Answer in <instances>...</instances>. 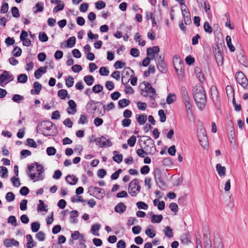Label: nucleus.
<instances>
[{"mask_svg":"<svg viewBox=\"0 0 248 248\" xmlns=\"http://www.w3.org/2000/svg\"><path fill=\"white\" fill-rule=\"evenodd\" d=\"M193 97L197 107L202 110L206 103V97L202 86L197 87L193 93Z\"/></svg>","mask_w":248,"mask_h":248,"instance_id":"obj_1","label":"nucleus"},{"mask_svg":"<svg viewBox=\"0 0 248 248\" xmlns=\"http://www.w3.org/2000/svg\"><path fill=\"white\" fill-rule=\"evenodd\" d=\"M180 93L182 100L185 104L187 116L192 115V105L190 103V98L185 86L181 87Z\"/></svg>","mask_w":248,"mask_h":248,"instance_id":"obj_2","label":"nucleus"},{"mask_svg":"<svg viewBox=\"0 0 248 248\" xmlns=\"http://www.w3.org/2000/svg\"><path fill=\"white\" fill-rule=\"evenodd\" d=\"M54 125L52 122L49 121H45L40 123L38 125L39 130L45 136H52L51 130Z\"/></svg>","mask_w":248,"mask_h":248,"instance_id":"obj_3","label":"nucleus"},{"mask_svg":"<svg viewBox=\"0 0 248 248\" xmlns=\"http://www.w3.org/2000/svg\"><path fill=\"white\" fill-rule=\"evenodd\" d=\"M143 137L147 138V139L144 141L145 146L143 148L146 152V155H154L156 151L154 141L150 137L146 136Z\"/></svg>","mask_w":248,"mask_h":248,"instance_id":"obj_4","label":"nucleus"},{"mask_svg":"<svg viewBox=\"0 0 248 248\" xmlns=\"http://www.w3.org/2000/svg\"><path fill=\"white\" fill-rule=\"evenodd\" d=\"M140 186L139 181L136 178L133 180L129 184L128 192L132 197H135L140 192Z\"/></svg>","mask_w":248,"mask_h":248,"instance_id":"obj_5","label":"nucleus"},{"mask_svg":"<svg viewBox=\"0 0 248 248\" xmlns=\"http://www.w3.org/2000/svg\"><path fill=\"white\" fill-rule=\"evenodd\" d=\"M235 79L244 89H247L248 87V79L242 72L239 71L236 73Z\"/></svg>","mask_w":248,"mask_h":248,"instance_id":"obj_6","label":"nucleus"},{"mask_svg":"<svg viewBox=\"0 0 248 248\" xmlns=\"http://www.w3.org/2000/svg\"><path fill=\"white\" fill-rule=\"evenodd\" d=\"M173 65L177 74L179 76L182 75L184 71V64L177 56L173 57Z\"/></svg>","mask_w":248,"mask_h":248,"instance_id":"obj_7","label":"nucleus"},{"mask_svg":"<svg viewBox=\"0 0 248 248\" xmlns=\"http://www.w3.org/2000/svg\"><path fill=\"white\" fill-rule=\"evenodd\" d=\"M14 76L9 72L3 71V74L0 75V85L4 87V85L14 80Z\"/></svg>","mask_w":248,"mask_h":248,"instance_id":"obj_8","label":"nucleus"},{"mask_svg":"<svg viewBox=\"0 0 248 248\" xmlns=\"http://www.w3.org/2000/svg\"><path fill=\"white\" fill-rule=\"evenodd\" d=\"M89 192H91V195H95L98 198H103L105 196V190L101 188L91 186L88 189Z\"/></svg>","mask_w":248,"mask_h":248,"instance_id":"obj_9","label":"nucleus"},{"mask_svg":"<svg viewBox=\"0 0 248 248\" xmlns=\"http://www.w3.org/2000/svg\"><path fill=\"white\" fill-rule=\"evenodd\" d=\"M213 52L215 59L218 65H221L223 63V58L221 54L219 46L217 44H215L213 47Z\"/></svg>","mask_w":248,"mask_h":248,"instance_id":"obj_10","label":"nucleus"},{"mask_svg":"<svg viewBox=\"0 0 248 248\" xmlns=\"http://www.w3.org/2000/svg\"><path fill=\"white\" fill-rule=\"evenodd\" d=\"M198 138L201 145L205 148L207 146L208 138L204 129H201L200 131H198Z\"/></svg>","mask_w":248,"mask_h":248,"instance_id":"obj_11","label":"nucleus"},{"mask_svg":"<svg viewBox=\"0 0 248 248\" xmlns=\"http://www.w3.org/2000/svg\"><path fill=\"white\" fill-rule=\"evenodd\" d=\"M93 141L96 142L97 145L103 147H110L112 145V143L109 140H107L104 136H102L101 138L95 139Z\"/></svg>","mask_w":248,"mask_h":248,"instance_id":"obj_12","label":"nucleus"},{"mask_svg":"<svg viewBox=\"0 0 248 248\" xmlns=\"http://www.w3.org/2000/svg\"><path fill=\"white\" fill-rule=\"evenodd\" d=\"M210 91L213 101L214 102L216 107L219 108V99L218 93L216 87L214 86H212L210 89Z\"/></svg>","mask_w":248,"mask_h":248,"instance_id":"obj_13","label":"nucleus"},{"mask_svg":"<svg viewBox=\"0 0 248 248\" xmlns=\"http://www.w3.org/2000/svg\"><path fill=\"white\" fill-rule=\"evenodd\" d=\"M154 177L156 183L158 185L159 187H163L166 186V184L161 176V172L159 169H156L154 171Z\"/></svg>","mask_w":248,"mask_h":248,"instance_id":"obj_14","label":"nucleus"},{"mask_svg":"<svg viewBox=\"0 0 248 248\" xmlns=\"http://www.w3.org/2000/svg\"><path fill=\"white\" fill-rule=\"evenodd\" d=\"M96 104H100L101 105L102 104V103L100 102H97L93 100H91L90 101H89L86 106L87 111L90 113H94L97 108L96 106Z\"/></svg>","mask_w":248,"mask_h":248,"instance_id":"obj_15","label":"nucleus"},{"mask_svg":"<svg viewBox=\"0 0 248 248\" xmlns=\"http://www.w3.org/2000/svg\"><path fill=\"white\" fill-rule=\"evenodd\" d=\"M130 72L131 73V77H133L134 74V71L129 67H125L122 73V83L125 85L124 82V79L126 77L128 78L130 75Z\"/></svg>","mask_w":248,"mask_h":248,"instance_id":"obj_16","label":"nucleus"},{"mask_svg":"<svg viewBox=\"0 0 248 248\" xmlns=\"http://www.w3.org/2000/svg\"><path fill=\"white\" fill-rule=\"evenodd\" d=\"M237 58L239 62L246 67H248V61H247L246 56L244 55V53L242 50H240L237 52Z\"/></svg>","mask_w":248,"mask_h":248,"instance_id":"obj_17","label":"nucleus"},{"mask_svg":"<svg viewBox=\"0 0 248 248\" xmlns=\"http://www.w3.org/2000/svg\"><path fill=\"white\" fill-rule=\"evenodd\" d=\"M160 51L159 47L158 46H154L153 47H149L147 49V56H150L151 59L155 58V55L157 54Z\"/></svg>","mask_w":248,"mask_h":248,"instance_id":"obj_18","label":"nucleus"},{"mask_svg":"<svg viewBox=\"0 0 248 248\" xmlns=\"http://www.w3.org/2000/svg\"><path fill=\"white\" fill-rule=\"evenodd\" d=\"M69 107L67 108V113L68 114H73L76 111V106L77 105L75 102L73 100H70L68 102Z\"/></svg>","mask_w":248,"mask_h":248,"instance_id":"obj_19","label":"nucleus"},{"mask_svg":"<svg viewBox=\"0 0 248 248\" xmlns=\"http://www.w3.org/2000/svg\"><path fill=\"white\" fill-rule=\"evenodd\" d=\"M34 89H32L31 91V93L32 94H38L40 93V91L42 89V85L37 81H35L33 83Z\"/></svg>","mask_w":248,"mask_h":248,"instance_id":"obj_20","label":"nucleus"},{"mask_svg":"<svg viewBox=\"0 0 248 248\" xmlns=\"http://www.w3.org/2000/svg\"><path fill=\"white\" fill-rule=\"evenodd\" d=\"M126 209V205L123 202H120L117 204L114 208V211L118 213H123Z\"/></svg>","mask_w":248,"mask_h":248,"instance_id":"obj_21","label":"nucleus"},{"mask_svg":"<svg viewBox=\"0 0 248 248\" xmlns=\"http://www.w3.org/2000/svg\"><path fill=\"white\" fill-rule=\"evenodd\" d=\"M46 66H42L39 68L34 72V77L36 79L40 78L42 76V74H44L46 72Z\"/></svg>","mask_w":248,"mask_h":248,"instance_id":"obj_22","label":"nucleus"},{"mask_svg":"<svg viewBox=\"0 0 248 248\" xmlns=\"http://www.w3.org/2000/svg\"><path fill=\"white\" fill-rule=\"evenodd\" d=\"M65 180L67 183L70 185H74L77 184L78 182V179L73 175H68L66 177Z\"/></svg>","mask_w":248,"mask_h":248,"instance_id":"obj_23","label":"nucleus"},{"mask_svg":"<svg viewBox=\"0 0 248 248\" xmlns=\"http://www.w3.org/2000/svg\"><path fill=\"white\" fill-rule=\"evenodd\" d=\"M136 118L138 123L140 125L144 124L147 121V116L145 114H137Z\"/></svg>","mask_w":248,"mask_h":248,"instance_id":"obj_24","label":"nucleus"},{"mask_svg":"<svg viewBox=\"0 0 248 248\" xmlns=\"http://www.w3.org/2000/svg\"><path fill=\"white\" fill-rule=\"evenodd\" d=\"M118 153V151H113V154L114 155L112 157V159L117 163H120L123 160V155L122 154H119Z\"/></svg>","mask_w":248,"mask_h":248,"instance_id":"obj_25","label":"nucleus"},{"mask_svg":"<svg viewBox=\"0 0 248 248\" xmlns=\"http://www.w3.org/2000/svg\"><path fill=\"white\" fill-rule=\"evenodd\" d=\"M70 222L72 223H77L78 220L76 217L78 216V212L77 210L72 211L70 212Z\"/></svg>","mask_w":248,"mask_h":248,"instance_id":"obj_26","label":"nucleus"},{"mask_svg":"<svg viewBox=\"0 0 248 248\" xmlns=\"http://www.w3.org/2000/svg\"><path fill=\"white\" fill-rule=\"evenodd\" d=\"M71 237L74 239L75 240L78 239H79V240H83V238L84 237V236L83 234L80 233V232L78 231H76L71 234Z\"/></svg>","mask_w":248,"mask_h":248,"instance_id":"obj_27","label":"nucleus"},{"mask_svg":"<svg viewBox=\"0 0 248 248\" xmlns=\"http://www.w3.org/2000/svg\"><path fill=\"white\" fill-rule=\"evenodd\" d=\"M58 95L61 99H65L66 97L70 98V96L68 94L67 90L64 89H61L58 92Z\"/></svg>","mask_w":248,"mask_h":248,"instance_id":"obj_28","label":"nucleus"},{"mask_svg":"<svg viewBox=\"0 0 248 248\" xmlns=\"http://www.w3.org/2000/svg\"><path fill=\"white\" fill-rule=\"evenodd\" d=\"M216 169L219 176H222L225 175L226 168L225 167H222L220 164H217Z\"/></svg>","mask_w":248,"mask_h":248,"instance_id":"obj_29","label":"nucleus"},{"mask_svg":"<svg viewBox=\"0 0 248 248\" xmlns=\"http://www.w3.org/2000/svg\"><path fill=\"white\" fill-rule=\"evenodd\" d=\"M100 228V225L95 224L93 225L91 227V232L94 235L99 236V233L98 232Z\"/></svg>","mask_w":248,"mask_h":248,"instance_id":"obj_30","label":"nucleus"},{"mask_svg":"<svg viewBox=\"0 0 248 248\" xmlns=\"http://www.w3.org/2000/svg\"><path fill=\"white\" fill-rule=\"evenodd\" d=\"M26 239L27 240V243L26 244L27 248H32L35 246V244L33 243V239L31 234L26 235Z\"/></svg>","mask_w":248,"mask_h":248,"instance_id":"obj_31","label":"nucleus"},{"mask_svg":"<svg viewBox=\"0 0 248 248\" xmlns=\"http://www.w3.org/2000/svg\"><path fill=\"white\" fill-rule=\"evenodd\" d=\"M157 68L159 71L163 73H165L166 71V65L164 61H158Z\"/></svg>","mask_w":248,"mask_h":248,"instance_id":"obj_32","label":"nucleus"},{"mask_svg":"<svg viewBox=\"0 0 248 248\" xmlns=\"http://www.w3.org/2000/svg\"><path fill=\"white\" fill-rule=\"evenodd\" d=\"M226 41L229 49L231 52H233L235 50L234 46L232 44L231 37L227 35L226 37Z\"/></svg>","mask_w":248,"mask_h":248,"instance_id":"obj_33","label":"nucleus"},{"mask_svg":"<svg viewBox=\"0 0 248 248\" xmlns=\"http://www.w3.org/2000/svg\"><path fill=\"white\" fill-rule=\"evenodd\" d=\"M84 80L88 86H91L93 84L94 79L93 76L88 75L84 77Z\"/></svg>","mask_w":248,"mask_h":248,"instance_id":"obj_34","label":"nucleus"},{"mask_svg":"<svg viewBox=\"0 0 248 248\" xmlns=\"http://www.w3.org/2000/svg\"><path fill=\"white\" fill-rule=\"evenodd\" d=\"M130 104V101L126 99L120 100L118 102V106L120 108H124Z\"/></svg>","mask_w":248,"mask_h":248,"instance_id":"obj_35","label":"nucleus"},{"mask_svg":"<svg viewBox=\"0 0 248 248\" xmlns=\"http://www.w3.org/2000/svg\"><path fill=\"white\" fill-rule=\"evenodd\" d=\"M163 219V216L161 215H153L151 221L152 223H159Z\"/></svg>","mask_w":248,"mask_h":248,"instance_id":"obj_36","label":"nucleus"},{"mask_svg":"<svg viewBox=\"0 0 248 248\" xmlns=\"http://www.w3.org/2000/svg\"><path fill=\"white\" fill-rule=\"evenodd\" d=\"M64 7V4L63 2L61 1V2H59L57 3V5L56 6H55L53 10V13H56L58 12L59 11H61L63 9Z\"/></svg>","mask_w":248,"mask_h":248,"instance_id":"obj_37","label":"nucleus"},{"mask_svg":"<svg viewBox=\"0 0 248 248\" xmlns=\"http://www.w3.org/2000/svg\"><path fill=\"white\" fill-rule=\"evenodd\" d=\"M164 232L166 236L171 238L173 236L172 230L169 226H167L164 230Z\"/></svg>","mask_w":248,"mask_h":248,"instance_id":"obj_38","label":"nucleus"},{"mask_svg":"<svg viewBox=\"0 0 248 248\" xmlns=\"http://www.w3.org/2000/svg\"><path fill=\"white\" fill-rule=\"evenodd\" d=\"M74 83V78L72 76H69L65 80V84L66 86L68 88H70L73 86Z\"/></svg>","mask_w":248,"mask_h":248,"instance_id":"obj_39","label":"nucleus"},{"mask_svg":"<svg viewBox=\"0 0 248 248\" xmlns=\"http://www.w3.org/2000/svg\"><path fill=\"white\" fill-rule=\"evenodd\" d=\"M76 39L75 37H70L67 41V46L69 47H73L76 44Z\"/></svg>","mask_w":248,"mask_h":248,"instance_id":"obj_40","label":"nucleus"},{"mask_svg":"<svg viewBox=\"0 0 248 248\" xmlns=\"http://www.w3.org/2000/svg\"><path fill=\"white\" fill-rule=\"evenodd\" d=\"M47 206L45 205L44 202L41 200H39V204L37 207V211H46L47 210L46 209Z\"/></svg>","mask_w":248,"mask_h":248,"instance_id":"obj_41","label":"nucleus"},{"mask_svg":"<svg viewBox=\"0 0 248 248\" xmlns=\"http://www.w3.org/2000/svg\"><path fill=\"white\" fill-rule=\"evenodd\" d=\"M176 99L175 94H170L166 98V102L168 104H171L174 102Z\"/></svg>","mask_w":248,"mask_h":248,"instance_id":"obj_42","label":"nucleus"},{"mask_svg":"<svg viewBox=\"0 0 248 248\" xmlns=\"http://www.w3.org/2000/svg\"><path fill=\"white\" fill-rule=\"evenodd\" d=\"M148 93L149 94V97L151 101H155V97L156 96L155 89L152 87L149 89V91H148Z\"/></svg>","mask_w":248,"mask_h":248,"instance_id":"obj_43","label":"nucleus"},{"mask_svg":"<svg viewBox=\"0 0 248 248\" xmlns=\"http://www.w3.org/2000/svg\"><path fill=\"white\" fill-rule=\"evenodd\" d=\"M12 99L14 102L19 103L24 100V96L19 94H15Z\"/></svg>","mask_w":248,"mask_h":248,"instance_id":"obj_44","label":"nucleus"},{"mask_svg":"<svg viewBox=\"0 0 248 248\" xmlns=\"http://www.w3.org/2000/svg\"><path fill=\"white\" fill-rule=\"evenodd\" d=\"M21 53L22 50L18 46H16L12 51V55L15 57H19L21 56Z\"/></svg>","mask_w":248,"mask_h":248,"instance_id":"obj_45","label":"nucleus"},{"mask_svg":"<svg viewBox=\"0 0 248 248\" xmlns=\"http://www.w3.org/2000/svg\"><path fill=\"white\" fill-rule=\"evenodd\" d=\"M28 77L25 74H20L17 77V81L18 82L24 83L27 82Z\"/></svg>","mask_w":248,"mask_h":248,"instance_id":"obj_46","label":"nucleus"},{"mask_svg":"<svg viewBox=\"0 0 248 248\" xmlns=\"http://www.w3.org/2000/svg\"><path fill=\"white\" fill-rule=\"evenodd\" d=\"M40 224L38 222H34L31 224V229L33 232H37L40 228Z\"/></svg>","mask_w":248,"mask_h":248,"instance_id":"obj_47","label":"nucleus"},{"mask_svg":"<svg viewBox=\"0 0 248 248\" xmlns=\"http://www.w3.org/2000/svg\"><path fill=\"white\" fill-rule=\"evenodd\" d=\"M38 38L40 41L43 42H46L48 39L47 35L44 32H40L39 34Z\"/></svg>","mask_w":248,"mask_h":248,"instance_id":"obj_48","label":"nucleus"},{"mask_svg":"<svg viewBox=\"0 0 248 248\" xmlns=\"http://www.w3.org/2000/svg\"><path fill=\"white\" fill-rule=\"evenodd\" d=\"M203 28L205 32L208 33H211L212 32V28L207 21H206L204 23Z\"/></svg>","mask_w":248,"mask_h":248,"instance_id":"obj_49","label":"nucleus"},{"mask_svg":"<svg viewBox=\"0 0 248 248\" xmlns=\"http://www.w3.org/2000/svg\"><path fill=\"white\" fill-rule=\"evenodd\" d=\"M126 65V63L124 62H122L121 61H117L114 64V67L115 69H121L124 67Z\"/></svg>","mask_w":248,"mask_h":248,"instance_id":"obj_50","label":"nucleus"},{"mask_svg":"<svg viewBox=\"0 0 248 248\" xmlns=\"http://www.w3.org/2000/svg\"><path fill=\"white\" fill-rule=\"evenodd\" d=\"M145 234L150 238H153L155 236V233L149 227H148L145 231Z\"/></svg>","mask_w":248,"mask_h":248,"instance_id":"obj_51","label":"nucleus"},{"mask_svg":"<svg viewBox=\"0 0 248 248\" xmlns=\"http://www.w3.org/2000/svg\"><path fill=\"white\" fill-rule=\"evenodd\" d=\"M15 196L13 193L12 192H8L7 193L5 197V199L7 202H10L15 200Z\"/></svg>","mask_w":248,"mask_h":248,"instance_id":"obj_52","label":"nucleus"},{"mask_svg":"<svg viewBox=\"0 0 248 248\" xmlns=\"http://www.w3.org/2000/svg\"><path fill=\"white\" fill-rule=\"evenodd\" d=\"M7 222L8 223L11 224L14 226H16L17 225L16 219L14 216H10L8 218Z\"/></svg>","mask_w":248,"mask_h":248,"instance_id":"obj_53","label":"nucleus"},{"mask_svg":"<svg viewBox=\"0 0 248 248\" xmlns=\"http://www.w3.org/2000/svg\"><path fill=\"white\" fill-rule=\"evenodd\" d=\"M103 89V87L100 84H97L93 87L92 91L95 93H99Z\"/></svg>","mask_w":248,"mask_h":248,"instance_id":"obj_54","label":"nucleus"},{"mask_svg":"<svg viewBox=\"0 0 248 248\" xmlns=\"http://www.w3.org/2000/svg\"><path fill=\"white\" fill-rule=\"evenodd\" d=\"M137 141L136 137L135 136H132L128 140L127 143L128 144L131 146L133 147Z\"/></svg>","mask_w":248,"mask_h":248,"instance_id":"obj_55","label":"nucleus"},{"mask_svg":"<svg viewBox=\"0 0 248 248\" xmlns=\"http://www.w3.org/2000/svg\"><path fill=\"white\" fill-rule=\"evenodd\" d=\"M0 176L1 177L5 178L7 176L8 170L7 169L3 166H1L0 167Z\"/></svg>","mask_w":248,"mask_h":248,"instance_id":"obj_56","label":"nucleus"},{"mask_svg":"<svg viewBox=\"0 0 248 248\" xmlns=\"http://www.w3.org/2000/svg\"><path fill=\"white\" fill-rule=\"evenodd\" d=\"M46 153L48 155H54L56 153V150L54 147H49L46 149Z\"/></svg>","mask_w":248,"mask_h":248,"instance_id":"obj_57","label":"nucleus"},{"mask_svg":"<svg viewBox=\"0 0 248 248\" xmlns=\"http://www.w3.org/2000/svg\"><path fill=\"white\" fill-rule=\"evenodd\" d=\"M88 119L87 117L84 114H81L79 120L78 121V124H85L87 123Z\"/></svg>","mask_w":248,"mask_h":248,"instance_id":"obj_58","label":"nucleus"},{"mask_svg":"<svg viewBox=\"0 0 248 248\" xmlns=\"http://www.w3.org/2000/svg\"><path fill=\"white\" fill-rule=\"evenodd\" d=\"M11 12L12 16L14 17H18L20 16L18 9L16 7H13L12 8Z\"/></svg>","mask_w":248,"mask_h":248,"instance_id":"obj_59","label":"nucleus"},{"mask_svg":"<svg viewBox=\"0 0 248 248\" xmlns=\"http://www.w3.org/2000/svg\"><path fill=\"white\" fill-rule=\"evenodd\" d=\"M158 115L160 117V121L161 123H164V122H165L166 119V116L163 109H160L158 111Z\"/></svg>","mask_w":248,"mask_h":248,"instance_id":"obj_60","label":"nucleus"},{"mask_svg":"<svg viewBox=\"0 0 248 248\" xmlns=\"http://www.w3.org/2000/svg\"><path fill=\"white\" fill-rule=\"evenodd\" d=\"M35 7L36 8V10L34 11V13L42 12L44 10L43 4L41 2L36 3Z\"/></svg>","mask_w":248,"mask_h":248,"instance_id":"obj_61","label":"nucleus"},{"mask_svg":"<svg viewBox=\"0 0 248 248\" xmlns=\"http://www.w3.org/2000/svg\"><path fill=\"white\" fill-rule=\"evenodd\" d=\"M36 238L40 241H44L45 239V234L42 231L39 232L35 235Z\"/></svg>","mask_w":248,"mask_h":248,"instance_id":"obj_62","label":"nucleus"},{"mask_svg":"<svg viewBox=\"0 0 248 248\" xmlns=\"http://www.w3.org/2000/svg\"><path fill=\"white\" fill-rule=\"evenodd\" d=\"M136 205L139 209L146 210L148 207V205L143 202H139Z\"/></svg>","mask_w":248,"mask_h":248,"instance_id":"obj_63","label":"nucleus"},{"mask_svg":"<svg viewBox=\"0 0 248 248\" xmlns=\"http://www.w3.org/2000/svg\"><path fill=\"white\" fill-rule=\"evenodd\" d=\"M106 6V3L101 0H99L95 3V8L98 10L103 9Z\"/></svg>","mask_w":248,"mask_h":248,"instance_id":"obj_64","label":"nucleus"}]
</instances>
